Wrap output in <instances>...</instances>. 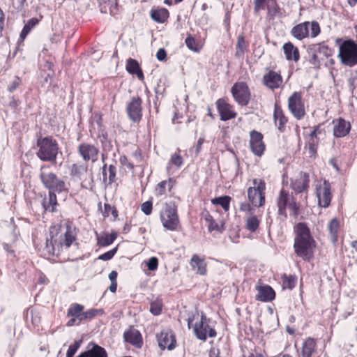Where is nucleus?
I'll use <instances>...</instances> for the list:
<instances>
[{
  "mask_svg": "<svg viewBox=\"0 0 357 357\" xmlns=\"http://www.w3.org/2000/svg\"><path fill=\"white\" fill-rule=\"evenodd\" d=\"M231 92L234 100L241 105L245 106L249 103L250 93L245 82H237L231 87Z\"/></svg>",
  "mask_w": 357,
  "mask_h": 357,
  "instance_id": "nucleus-12",
  "label": "nucleus"
},
{
  "mask_svg": "<svg viewBox=\"0 0 357 357\" xmlns=\"http://www.w3.org/2000/svg\"><path fill=\"white\" fill-rule=\"evenodd\" d=\"M310 36L312 38H315L320 33V26L317 22L312 21L310 22Z\"/></svg>",
  "mask_w": 357,
  "mask_h": 357,
  "instance_id": "nucleus-51",
  "label": "nucleus"
},
{
  "mask_svg": "<svg viewBox=\"0 0 357 357\" xmlns=\"http://www.w3.org/2000/svg\"><path fill=\"white\" fill-rule=\"evenodd\" d=\"M167 52L165 49L160 48L158 50L156 54V58L160 61H163L166 59Z\"/></svg>",
  "mask_w": 357,
  "mask_h": 357,
  "instance_id": "nucleus-61",
  "label": "nucleus"
},
{
  "mask_svg": "<svg viewBox=\"0 0 357 357\" xmlns=\"http://www.w3.org/2000/svg\"><path fill=\"white\" fill-rule=\"evenodd\" d=\"M84 306L78 304L73 303L72 304L68 310V316L71 317H77L79 320V322L82 321V317L84 312Z\"/></svg>",
  "mask_w": 357,
  "mask_h": 357,
  "instance_id": "nucleus-36",
  "label": "nucleus"
},
{
  "mask_svg": "<svg viewBox=\"0 0 357 357\" xmlns=\"http://www.w3.org/2000/svg\"><path fill=\"white\" fill-rule=\"evenodd\" d=\"M316 196L319 206L326 208L330 205L332 194L331 186L328 181L324 180L316 185Z\"/></svg>",
  "mask_w": 357,
  "mask_h": 357,
  "instance_id": "nucleus-11",
  "label": "nucleus"
},
{
  "mask_svg": "<svg viewBox=\"0 0 357 357\" xmlns=\"http://www.w3.org/2000/svg\"><path fill=\"white\" fill-rule=\"evenodd\" d=\"M296 282V277L295 275H284L282 277V287L283 288H287L289 289H292Z\"/></svg>",
  "mask_w": 357,
  "mask_h": 357,
  "instance_id": "nucleus-45",
  "label": "nucleus"
},
{
  "mask_svg": "<svg viewBox=\"0 0 357 357\" xmlns=\"http://www.w3.org/2000/svg\"><path fill=\"white\" fill-rule=\"evenodd\" d=\"M319 139H308L305 148H307L310 157L314 158L317 152Z\"/></svg>",
  "mask_w": 357,
  "mask_h": 357,
  "instance_id": "nucleus-44",
  "label": "nucleus"
},
{
  "mask_svg": "<svg viewBox=\"0 0 357 357\" xmlns=\"http://www.w3.org/2000/svg\"><path fill=\"white\" fill-rule=\"evenodd\" d=\"M104 311L102 309H91L86 312H84L82 314V321L84 319H91L99 314H103Z\"/></svg>",
  "mask_w": 357,
  "mask_h": 357,
  "instance_id": "nucleus-47",
  "label": "nucleus"
},
{
  "mask_svg": "<svg viewBox=\"0 0 357 357\" xmlns=\"http://www.w3.org/2000/svg\"><path fill=\"white\" fill-rule=\"evenodd\" d=\"M174 183V180L173 178H169L168 181H162L160 182L155 189V195L157 197L165 195L167 188H168L169 190H171Z\"/></svg>",
  "mask_w": 357,
  "mask_h": 357,
  "instance_id": "nucleus-34",
  "label": "nucleus"
},
{
  "mask_svg": "<svg viewBox=\"0 0 357 357\" xmlns=\"http://www.w3.org/2000/svg\"><path fill=\"white\" fill-rule=\"evenodd\" d=\"M49 165H43L40 169V179L44 187L49 190V192H62L67 190L66 183L59 178L54 173L47 172Z\"/></svg>",
  "mask_w": 357,
  "mask_h": 357,
  "instance_id": "nucleus-4",
  "label": "nucleus"
},
{
  "mask_svg": "<svg viewBox=\"0 0 357 357\" xmlns=\"http://www.w3.org/2000/svg\"><path fill=\"white\" fill-rule=\"evenodd\" d=\"M273 118L275 124L278 130L282 132L285 129V124L287 122V118L284 116L280 106L275 105Z\"/></svg>",
  "mask_w": 357,
  "mask_h": 357,
  "instance_id": "nucleus-24",
  "label": "nucleus"
},
{
  "mask_svg": "<svg viewBox=\"0 0 357 357\" xmlns=\"http://www.w3.org/2000/svg\"><path fill=\"white\" fill-rule=\"evenodd\" d=\"M245 227L248 230L254 232L255 231L259 225V220L255 215L249 216L246 220Z\"/></svg>",
  "mask_w": 357,
  "mask_h": 357,
  "instance_id": "nucleus-43",
  "label": "nucleus"
},
{
  "mask_svg": "<svg viewBox=\"0 0 357 357\" xmlns=\"http://www.w3.org/2000/svg\"><path fill=\"white\" fill-rule=\"evenodd\" d=\"M75 240V236L71 229L68 227L63 237L61 239L58 244H56V241L53 240V236L51 238H47L45 243V250L48 255H54L56 252V245L59 248V246L65 245L67 248H69L73 242Z\"/></svg>",
  "mask_w": 357,
  "mask_h": 357,
  "instance_id": "nucleus-8",
  "label": "nucleus"
},
{
  "mask_svg": "<svg viewBox=\"0 0 357 357\" xmlns=\"http://www.w3.org/2000/svg\"><path fill=\"white\" fill-rule=\"evenodd\" d=\"M112 214L113 216L116 217L118 215L117 211L114 207L111 206V205L108 204H105V214L106 216H109V214Z\"/></svg>",
  "mask_w": 357,
  "mask_h": 357,
  "instance_id": "nucleus-57",
  "label": "nucleus"
},
{
  "mask_svg": "<svg viewBox=\"0 0 357 357\" xmlns=\"http://www.w3.org/2000/svg\"><path fill=\"white\" fill-rule=\"evenodd\" d=\"M209 357H220V351L218 348L213 347L209 351Z\"/></svg>",
  "mask_w": 357,
  "mask_h": 357,
  "instance_id": "nucleus-64",
  "label": "nucleus"
},
{
  "mask_svg": "<svg viewBox=\"0 0 357 357\" xmlns=\"http://www.w3.org/2000/svg\"><path fill=\"white\" fill-rule=\"evenodd\" d=\"M82 343V340H79L75 341L73 344H70L67 351L66 357H73L75 354L77 352V351L80 347Z\"/></svg>",
  "mask_w": 357,
  "mask_h": 357,
  "instance_id": "nucleus-48",
  "label": "nucleus"
},
{
  "mask_svg": "<svg viewBox=\"0 0 357 357\" xmlns=\"http://www.w3.org/2000/svg\"><path fill=\"white\" fill-rule=\"evenodd\" d=\"M123 337L127 342L130 343L137 348H141L142 346V337L140 333L134 328H130L126 331Z\"/></svg>",
  "mask_w": 357,
  "mask_h": 357,
  "instance_id": "nucleus-21",
  "label": "nucleus"
},
{
  "mask_svg": "<svg viewBox=\"0 0 357 357\" xmlns=\"http://www.w3.org/2000/svg\"><path fill=\"white\" fill-rule=\"evenodd\" d=\"M316 342L313 338L308 337L303 343L301 350L302 357H311L315 351Z\"/></svg>",
  "mask_w": 357,
  "mask_h": 357,
  "instance_id": "nucleus-31",
  "label": "nucleus"
},
{
  "mask_svg": "<svg viewBox=\"0 0 357 357\" xmlns=\"http://www.w3.org/2000/svg\"><path fill=\"white\" fill-rule=\"evenodd\" d=\"M185 44L187 47L195 52L198 51V48L197 47L196 41L195 38L192 36H188L185 39Z\"/></svg>",
  "mask_w": 357,
  "mask_h": 357,
  "instance_id": "nucleus-56",
  "label": "nucleus"
},
{
  "mask_svg": "<svg viewBox=\"0 0 357 357\" xmlns=\"http://www.w3.org/2000/svg\"><path fill=\"white\" fill-rule=\"evenodd\" d=\"M328 228L331 234V238L333 242H335L337 241V232H338V228H339V221L337 218L332 219L328 225Z\"/></svg>",
  "mask_w": 357,
  "mask_h": 357,
  "instance_id": "nucleus-40",
  "label": "nucleus"
},
{
  "mask_svg": "<svg viewBox=\"0 0 357 357\" xmlns=\"http://www.w3.org/2000/svg\"><path fill=\"white\" fill-rule=\"evenodd\" d=\"M36 155L42 161L55 162L59 152L57 142L51 137L39 139L37 142Z\"/></svg>",
  "mask_w": 357,
  "mask_h": 357,
  "instance_id": "nucleus-2",
  "label": "nucleus"
},
{
  "mask_svg": "<svg viewBox=\"0 0 357 357\" xmlns=\"http://www.w3.org/2000/svg\"><path fill=\"white\" fill-rule=\"evenodd\" d=\"M117 252V247L114 248L98 257V259L102 261L110 260Z\"/></svg>",
  "mask_w": 357,
  "mask_h": 357,
  "instance_id": "nucleus-53",
  "label": "nucleus"
},
{
  "mask_svg": "<svg viewBox=\"0 0 357 357\" xmlns=\"http://www.w3.org/2000/svg\"><path fill=\"white\" fill-rule=\"evenodd\" d=\"M240 211L245 213H248L250 215L253 213V208L250 206V204L247 202H242L240 204Z\"/></svg>",
  "mask_w": 357,
  "mask_h": 357,
  "instance_id": "nucleus-59",
  "label": "nucleus"
},
{
  "mask_svg": "<svg viewBox=\"0 0 357 357\" xmlns=\"http://www.w3.org/2000/svg\"><path fill=\"white\" fill-rule=\"evenodd\" d=\"M278 215L287 218V208L289 210L290 215L296 218L299 213L300 205L296 202L294 197L288 191L282 189L277 198Z\"/></svg>",
  "mask_w": 357,
  "mask_h": 357,
  "instance_id": "nucleus-3",
  "label": "nucleus"
},
{
  "mask_svg": "<svg viewBox=\"0 0 357 357\" xmlns=\"http://www.w3.org/2000/svg\"><path fill=\"white\" fill-rule=\"evenodd\" d=\"M283 50L287 60H293L295 62L299 60L300 55L298 49L291 43L289 42L285 43L283 45Z\"/></svg>",
  "mask_w": 357,
  "mask_h": 357,
  "instance_id": "nucleus-28",
  "label": "nucleus"
},
{
  "mask_svg": "<svg viewBox=\"0 0 357 357\" xmlns=\"http://www.w3.org/2000/svg\"><path fill=\"white\" fill-rule=\"evenodd\" d=\"M265 8L267 9V16L270 20L282 16L281 8L276 0H271Z\"/></svg>",
  "mask_w": 357,
  "mask_h": 357,
  "instance_id": "nucleus-30",
  "label": "nucleus"
},
{
  "mask_svg": "<svg viewBox=\"0 0 357 357\" xmlns=\"http://www.w3.org/2000/svg\"><path fill=\"white\" fill-rule=\"evenodd\" d=\"M120 162L122 165L127 166L130 169H132L134 165L130 162L126 156H122L120 158Z\"/></svg>",
  "mask_w": 357,
  "mask_h": 357,
  "instance_id": "nucleus-62",
  "label": "nucleus"
},
{
  "mask_svg": "<svg viewBox=\"0 0 357 357\" xmlns=\"http://www.w3.org/2000/svg\"><path fill=\"white\" fill-rule=\"evenodd\" d=\"M264 84L271 89H278L282 82L281 75L273 70L269 71L263 77Z\"/></svg>",
  "mask_w": 357,
  "mask_h": 357,
  "instance_id": "nucleus-20",
  "label": "nucleus"
},
{
  "mask_svg": "<svg viewBox=\"0 0 357 357\" xmlns=\"http://www.w3.org/2000/svg\"><path fill=\"white\" fill-rule=\"evenodd\" d=\"M57 205L56 196L55 192L50 191L49 192L48 198L44 199L43 202V208L45 211L54 212Z\"/></svg>",
  "mask_w": 357,
  "mask_h": 357,
  "instance_id": "nucleus-35",
  "label": "nucleus"
},
{
  "mask_svg": "<svg viewBox=\"0 0 357 357\" xmlns=\"http://www.w3.org/2000/svg\"><path fill=\"white\" fill-rule=\"evenodd\" d=\"M193 269L197 268V273L200 275H205L206 273V264L204 259H200L197 255H194L190 263Z\"/></svg>",
  "mask_w": 357,
  "mask_h": 357,
  "instance_id": "nucleus-33",
  "label": "nucleus"
},
{
  "mask_svg": "<svg viewBox=\"0 0 357 357\" xmlns=\"http://www.w3.org/2000/svg\"><path fill=\"white\" fill-rule=\"evenodd\" d=\"M91 348L82 352L77 357H107V354L104 348L94 343H91Z\"/></svg>",
  "mask_w": 357,
  "mask_h": 357,
  "instance_id": "nucleus-25",
  "label": "nucleus"
},
{
  "mask_svg": "<svg viewBox=\"0 0 357 357\" xmlns=\"http://www.w3.org/2000/svg\"><path fill=\"white\" fill-rule=\"evenodd\" d=\"M250 146L252 152L257 156H261L265 150L262 134L256 130H252L250 132Z\"/></svg>",
  "mask_w": 357,
  "mask_h": 357,
  "instance_id": "nucleus-14",
  "label": "nucleus"
},
{
  "mask_svg": "<svg viewBox=\"0 0 357 357\" xmlns=\"http://www.w3.org/2000/svg\"><path fill=\"white\" fill-rule=\"evenodd\" d=\"M271 0H254V13L258 14Z\"/></svg>",
  "mask_w": 357,
  "mask_h": 357,
  "instance_id": "nucleus-50",
  "label": "nucleus"
},
{
  "mask_svg": "<svg viewBox=\"0 0 357 357\" xmlns=\"http://www.w3.org/2000/svg\"><path fill=\"white\" fill-rule=\"evenodd\" d=\"M247 47L248 45L244 37L243 36H239L237 38L236 56L238 57L242 56L246 51Z\"/></svg>",
  "mask_w": 357,
  "mask_h": 357,
  "instance_id": "nucleus-42",
  "label": "nucleus"
},
{
  "mask_svg": "<svg viewBox=\"0 0 357 357\" xmlns=\"http://www.w3.org/2000/svg\"><path fill=\"white\" fill-rule=\"evenodd\" d=\"M296 237L294 248L295 253L303 260L310 261L314 255L315 242L305 223L300 222L295 227Z\"/></svg>",
  "mask_w": 357,
  "mask_h": 357,
  "instance_id": "nucleus-1",
  "label": "nucleus"
},
{
  "mask_svg": "<svg viewBox=\"0 0 357 357\" xmlns=\"http://www.w3.org/2000/svg\"><path fill=\"white\" fill-rule=\"evenodd\" d=\"M333 135L335 137H343L347 135L351 130V124L342 118L333 121Z\"/></svg>",
  "mask_w": 357,
  "mask_h": 357,
  "instance_id": "nucleus-19",
  "label": "nucleus"
},
{
  "mask_svg": "<svg viewBox=\"0 0 357 357\" xmlns=\"http://www.w3.org/2000/svg\"><path fill=\"white\" fill-rule=\"evenodd\" d=\"M108 172V184H112L116 181V167L114 165H109L108 167L105 164L102 167L103 181L106 182Z\"/></svg>",
  "mask_w": 357,
  "mask_h": 357,
  "instance_id": "nucleus-32",
  "label": "nucleus"
},
{
  "mask_svg": "<svg viewBox=\"0 0 357 357\" xmlns=\"http://www.w3.org/2000/svg\"><path fill=\"white\" fill-rule=\"evenodd\" d=\"M98 149L90 144L82 143L78 146V153L84 161H96L98 160Z\"/></svg>",
  "mask_w": 357,
  "mask_h": 357,
  "instance_id": "nucleus-18",
  "label": "nucleus"
},
{
  "mask_svg": "<svg viewBox=\"0 0 357 357\" xmlns=\"http://www.w3.org/2000/svg\"><path fill=\"white\" fill-rule=\"evenodd\" d=\"M162 303L160 299H156L151 303L150 312L153 315H159L162 312Z\"/></svg>",
  "mask_w": 357,
  "mask_h": 357,
  "instance_id": "nucleus-46",
  "label": "nucleus"
},
{
  "mask_svg": "<svg viewBox=\"0 0 357 357\" xmlns=\"http://www.w3.org/2000/svg\"><path fill=\"white\" fill-rule=\"evenodd\" d=\"M310 22H305L294 26L291 33L298 40H303L309 36Z\"/></svg>",
  "mask_w": 357,
  "mask_h": 357,
  "instance_id": "nucleus-23",
  "label": "nucleus"
},
{
  "mask_svg": "<svg viewBox=\"0 0 357 357\" xmlns=\"http://www.w3.org/2000/svg\"><path fill=\"white\" fill-rule=\"evenodd\" d=\"M146 266L150 271H155L158 266V259L155 257H151L146 262Z\"/></svg>",
  "mask_w": 357,
  "mask_h": 357,
  "instance_id": "nucleus-55",
  "label": "nucleus"
},
{
  "mask_svg": "<svg viewBox=\"0 0 357 357\" xmlns=\"http://www.w3.org/2000/svg\"><path fill=\"white\" fill-rule=\"evenodd\" d=\"M231 197L225 195L219 197L214 198L211 200L212 204L220 205L224 209L225 211L229 210Z\"/></svg>",
  "mask_w": 357,
  "mask_h": 357,
  "instance_id": "nucleus-39",
  "label": "nucleus"
},
{
  "mask_svg": "<svg viewBox=\"0 0 357 357\" xmlns=\"http://www.w3.org/2000/svg\"><path fill=\"white\" fill-rule=\"evenodd\" d=\"M31 322L33 325H38L40 321V317L37 312L31 310Z\"/></svg>",
  "mask_w": 357,
  "mask_h": 357,
  "instance_id": "nucleus-60",
  "label": "nucleus"
},
{
  "mask_svg": "<svg viewBox=\"0 0 357 357\" xmlns=\"http://www.w3.org/2000/svg\"><path fill=\"white\" fill-rule=\"evenodd\" d=\"M151 19L158 23H164L169 17V13L165 8H153L150 11Z\"/></svg>",
  "mask_w": 357,
  "mask_h": 357,
  "instance_id": "nucleus-26",
  "label": "nucleus"
},
{
  "mask_svg": "<svg viewBox=\"0 0 357 357\" xmlns=\"http://www.w3.org/2000/svg\"><path fill=\"white\" fill-rule=\"evenodd\" d=\"M21 80L18 77H15V79L11 82V83L8 85V89L10 92H13L20 84Z\"/></svg>",
  "mask_w": 357,
  "mask_h": 357,
  "instance_id": "nucleus-58",
  "label": "nucleus"
},
{
  "mask_svg": "<svg viewBox=\"0 0 357 357\" xmlns=\"http://www.w3.org/2000/svg\"><path fill=\"white\" fill-rule=\"evenodd\" d=\"M87 172V166L84 164H73L70 169V175L80 178Z\"/></svg>",
  "mask_w": 357,
  "mask_h": 357,
  "instance_id": "nucleus-41",
  "label": "nucleus"
},
{
  "mask_svg": "<svg viewBox=\"0 0 357 357\" xmlns=\"http://www.w3.org/2000/svg\"><path fill=\"white\" fill-rule=\"evenodd\" d=\"M142 100L139 96H134L126 106V112L129 119L133 122H139L142 116Z\"/></svg>",
  "mask_w": 357,
  "mask_h": 357,
  "instance_id": "nucleus-13",
  "label": "nucleus"
},
{
  "mask_svg": "<svg viewBox=\"0 0 357 357\" xmlns=\"http://www.w3.org/2000/svg\"><path fill=\"white\" fill-rule=\"evenodd\" d=\"M208 322L209 319L204 314L202 313L200 321L196 323L193 328V331L198 339L205 341L207 335L210 337H214L216 335V331L210 328Z\"/></svg>",
  "mask_w": 357,
  "mask_h": 357,
  "instance_id": "nucleus-10",
  "label": "nucleus"
},
{
  "mask_svg": "<svg viewBox=\"0 0 357 357\" xmlns=\"http://www.w3.org/2000/svg\"><path fill=\"white\" fill-rule=\"evenodd\" d=\"M258 294L256 299L263 302L272 301L275 297L274 290L268 285L261 286L257 288Z\"/></svg>",
  "mask_w": 357,
  "mask_h": 357,
  "instance_id": "nucleus-22",
  "label": "nucleus"
},
{
  "mask_svg": "<svg viewBox=\"0 0 357 357\" xmlns=\"http://www.w3.org/2000/svg\"><path fill=\"white\" fill-rule=\"evenodd\" d=\"M217 109L220 116V120L228 121L236 116V112L233 106L229 104L225 99L220 98L216 102Z\"/></svg>",
  "mask_w": 357,
  "mask_h": 357,
  "instance_id": "nucleus-16",
  "label": "nucleus"
},
{
  "mask_svg": "<svg viewBox=\"0 0 357 357\" xmlns=\"http://www.w3.org/2000/svg\"><path fill=\"white\" fill-rule=\"evenodd\" d=\"M159 347L162 350H172L176 347L175 336L172 331L163 330L157 335Z\"/></svg>",
  "mask_w": 357,
  "mask_h": 357,
  "instance_id": "nucleus-15",
  "label": "nucleus"
},
{
  "mask_svg": "<svg viewBox=\"0 0 357 357\" xmlns=\"http://www.w3.org/2000/svg\"><path fill=\"white\" fill-rule=\"evenodd\" d=\"M160 220L165 228L168 230H176L179 225L177 206L174 202H166L160 213Z\"/></svg>",
  "mask_w": 357,
  "mask_h": 357,
  "instance_id": "nucleus-6",
  "label": "nucleus"
},
{
  "mask_svg": "<svg viewBox=\"0 0 357 357\" xmlns=\"http://www.w3.org/2000/svg\"><path fill=\"white\" fill-rule=\"evenodd\" d=\"M126 70L132 75H136L139 80H143L144 77L138 61L133 59H128L126 66Z\"/></svg>",
  "mask_w": 357,
  "mask_h": 357,
  "instance_id": "nucleus-27",
  "label": "nucleus"
},
{
  "mask_svg": "<svg viewBox=\"0 0 357 357\" xmlns=\"http://www.w3.org/2000/svg\"><path fill=\"white\" fill-rule=\"evenodd\" d=\"M204 142V139L203 137H200L198 139L197 145L195 146V153H196V155H198L199 153L200 152Z\"/></svg>",
  "mask_w": 357,
  "mask_h": 357,
  "instance_id": "nucleus-63",
  "label": "nucleus"
},
{
  "mask_svg": "<svg viewBox=\"0 0 357 357\" xmlns=\"http://www.w3.org/2000/svg\"><path fill=\"white\" fill-rule=\"evenodd\" d=\"M153 209V203L151 201H146L141 205L142 211L146 215L151 213Z\"/></svg>",
  "mask_w": 357,
  "mask_h": 357,
  "instance_id": "nucleus-54",
  "label": "nucleus"
},
{
  "mask_svg": "<svg viewBox=\"0 0 357 357\" xmlns=\"http://www.w3.org/2000/svg\"><path fill=\"white\" fill-rule=\"evenodd\" d=\"M202 216L205 221L208 223V229L209 231H218L219 232H222L224 230L223 222H221L220 224H218L215 222L213 217L209 213L208 211H204L202 213Z\"/></svg>",
  "mask_w": 357,
  "mask_h": 357,
  "instance_id": "nucleus-29",
  "label": "nucleus"
},
{
  "mask_svg": "<svg viewBox=\"0 0 357 357\" xmlns=\"http://www.w3.org/2000/svg\"><path fill=\"white\" fill-rule=\"evenodd\" d=\"M116 234L112 233L111 234H104L101 236H97L98 244L100 246L105 247L111 245L116 238Z\"/></svg>",
  "mask_w": 357,
  "mask_h": 357,
  "instance_id": "nucleus-37",
  "label": "nucleus"
},
{
  "mask_svg": "<svg viewBox=\"0 0 357 357\" xmlns=\"http://www.w3.org/2000/svg\"><path fill=\"white\" fill-rule=\"evenodd\" d=\"M39 22L38 19L36 17H33L30 19L26 24L24 26L21 33H20V38L22 40H24V38L26 37V36L29 33V32L31 31V29L35 27Z\"/></svg>",
  "mask_w": 357,
  "mask_h": 357,
  "instance_id": "nucleus-38",
  "label": "nucleus"
},
{
  "mask_svg": "<svg viewBox=\"0 0 357 357\" xmlns=\"http://www.w3.org/2000/svg\"><path fill=\"white\" fill-rule=\"evenodd\" d=\"M310 181V176L307 173L301 172L298 177L291 179L290 186L296 193L307 192Z\"/></svg>",
  "mask_w": 357,
  "mask_h": 357,
  "instance_id": "nucleus-17",
  "label": "nucleus"
},
{
  "mask_svg": "<svg viewBox=\"0 0 357 357\" xmlns=\"http://www.w3.org/2000/svg\"><path fill=\"white\" fill-rule=\"evenodd\" d=\"M253 187L248 190V197L250 203L255 207H260L265 203V182L261 179H254Z\"/></svg>",
  "mask_w": 357,
  "mask_h": 357,
  "instance_id": "nucleus-7",
  "label": "nucleus"
},
{
  "mask_svg": "<svg viewBox=\"0 0 357 357\" xmlns=\"http://www.w3.org/2000/svg\"><path fill=\"white\" fill-rule=\"evenodd\" d=\"M337 57L342 64L353 67L357 65V43L351 40H344L339 46Z\"/></svg>",
  "mask_w": 357,
  "mask_h": 357,
  "instance_id": "nucleus-5",
  "label": "nucleus"
},
{
  "mask_svg": "<svg viewBox=\"0 0 357 357\" xmlns=\"http://www.w3.org/2000/svg\"><path fill=\"white\" fill-rule=\"evenodd\" d=\"M288 108L292 115L298 120L302 119L305 115L304 102L301 92H294L288 99Z\"/></svg>",
  "mask_w": 357,
  "mask_h": 357,
  "instance_id": "nucleus-9",
  "label": "nucleus"
},
{
  "mask_svg": "<svg viewBox=\"0 0 357 357\" xmlns=\"http://www.w3.org/2000/svg\"><path fill=\"white\" fill-rule=\"evenodd\" d=\"M315 51L319 54H323L326 57H329L332 55V50L326 45L319 44L315 49Z\"/></svg>",
  "mask_w": 357,
  "mask_h": 357,
  "instance_id": "nucleus-49",
  "label": "nucleus"
},
{
  "mask_svg": "<svg viewBox=\"0 0 357 357\" xmlns=\"http://www.w3.org/2000/svg\"><path fill=\"white\" fill-rule=\"evenodd\" d=\"M170 164H172L179 168L183 164V158L178 153H174L171 156L169 165Z\"/></svg>",
  "mask_w": 357,
  "mask_h": 357,
  "instance_id": "nucleus-52",
  "label": "nucleus"
}]
</instances>
